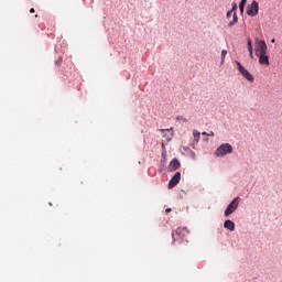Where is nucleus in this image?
<instances>
[{
    "label": "nucleus",
    "instance_id": "nucleus-1",
    "mask_svg": "<svg viewBox=\"0 0 282 282\" xmlns=\"http://www.w3.org/2000/svg\"><path fill=\"white\" fill-rule=\"evenodd\" d=\"M188 228L186 227H178L175 231L172 232L173 241H186V237H188Z\"/></svg>",
    "mask_w": 282,
    "mask_h": 282
},
{
    "label": "nucleus",
    "instance_id": "nucleus-2",
    "mask_svg": "<svg viewBox=\"0 0 282 282\" xmlns=\"http://www.w3.org/2000/svg\"><path fill=\"white\" fill-rule=\"evenodd\" d=\"M228 153H232V145H230V143H223L215 152L217 158H224V155H228Z\"/></svg>",
    "mask_w": 282,
    "mask_h": 282
},
{
    "label": "nucleus",
    "instance_id": "nucleus-3",
    "mask_svg": "<svg viewBox=\"0 0 282 282\" xmlns=\"http://www.w3.org/2000/svg\"><path fill=\"white\" fill-rule=\"evenodd\" d=\"M241 198L236 197L232 199V202L227 206L226 210H225V217H230V215H232V213H235V210L237 208H239V200Z\"/></svg>",
    "mask_w": 282,
    "mask_h": 282
},
{
    "label": "nucleus",
    "instance_id": "nucleus-4",
    "mask_svg": "<svg viewBox=\"0 0 282 282\" xmlns=\"http://www.w3.org/2000/svg\"><path fill=\"white\" fill-rule=\"evenodd\" d=\"M267 52H268V44H265V41L257 40L256 41V56H259L261 54H267Z\"/></svg>",
    "mask_w": 282,
    "mask_h": 282
},
{
    "label": "nucleus",
    "instance_id": "nucleus-5",
    "mask_svg": "<svg viewBox=\"0 0 282 282\" xmlns=\"http://www.w3.org/2000/svg\"><path fill=\"white\" fill-rule=\"evenodd\" d=\"M237 67H238V72H240L241 76H243V78H246L249 83H254V76H252V74H250V72H248V69H246L241 63L237 62Z\"/></svg>",
    "mask_w": 282,
    "mask_h": 282
},
{
    "label": "nucleus",
    "instance_id": "nucleus-6",
    "mask_svg": "<svg viewBox=\"0 0 282 282\" xmlns=\"http://www.w3.org/2000/svg\"><path fill=\"white\" fill-rule=\"evenodd\" d=\"M248 17H257L259 14V2L252 1L247 8Z\"/></svg>",
    "mask_w": 282,
    "mask_h": 282
},
{
    "label": "nucleus",
    "instance_id": "nucleus-7",
    "mask_svg": "<svg viewBox=\"0 0 282 282\" xmlns=\"http://www.w3.org/2000/svg\"><path fill=\"white\" fill-rule=\"evenodd\" d=\"M234 13V18L228 23V28H235L237 25L239 18L237 17V4L236 2H232V9L230 10Z\"/></svg>",
    "mask_w": 282,
    "mask_h": 282
},
{
    "label": "nucleus",
    "instance_id": "nucleus-8",
    "mask_svg": "<svg viewBox=\"0 0 282 282\" xmlns=\"http://www.w3.org/2000/svg\"><path fill=\"white\" fill-rule=\"evenodd\" d=\"M182 180V173L176 172L169 183V188H175Z\"/></svg>",
    "mask_w": 282,
    "mask_h": 282
},
{
    "label": "nucleus",
    "instance_id": "nucleus-9",
    "mask_svg": "<svg viewBox=\"0 0 282 282\" xmlns=\"http://www.w3.org/2000/svg\"><path fill=\"white\" fill-rule=\"evenodd\" d=\"M180 166H182V164L180 163V161H178L177 159H173V160L170 162L169 170H170V171H177V169H180Z\"/></svg>",
    "mask_w": 282,
    "mask_h": 282
},
{
    "label": "nucleus",
    "instance_id": "nucleus-10",
    "mask_svg": "<svg viewBox=\"0 0 282 282\" xmlns=\"http://www.w3.org/2000/svg\"><path fill=\"white\" fill-rule=\"evenodd\" d=\"M259 58L260 65H270V57H268L265 54L257 55Z\"/></svg>",
    "mask_w": 282,
    "mask_h": 282
},
{
    "label": "nucleus",
    "instance_id": "nucleus-11",
    "mask_svg": "<svg viewBox=\"0 0 282 282\" xmlns=\"http://www.w3.org/2000/svg\"><path fill=\"white\" fill-rule=\"evenodd\" d=\"M224 228H226L227 230H230L231 232H234L235 230V223L232 220H226L224 224Z\"/></svg>",
    "mask_w": 282,
    "mask_h": 282
},
{
    "label": "nucleus",
    "instance_id": "nucleus-12",
    "mask_svg": "<svg viewBox=\"0 0 282 282\" xmlns=\"http://www.w3.org/2000/svg\"><path fill=\"white\" fill-rule=\"evenodd\" d=\"M247 43H248L249 56H250V58H252V52H253V48H252V40H248Z\"/></svg>",
    "mask_w": 282,
    "mask_h": 282
},
{
    "label": "nucleus",
    "instance_id": "nucleus-13",
    "mask_svg": "<svg viewBox=\"0 0 282 282\" xmlns=\"http://www.w3.org/2000/svg\"><path fill=\"white\" fill-rule=\"evenodd\" d=\"M193 135H194V140H195L196 142H198V140H199V138H200L199 131L194 130V131H193Z\"/></svg>",
    "mask_w": 282,
    "mask_h": 282
},
{
    "label": "nucleus",
    "instance_id": "nucleus-14",
    "mask_svg": "<svg viewBox=\"0 0 282 282\" xmlns=\"http://www.w3.org/2000/svg\"><path fill=\"white\" fill-rule=\"evenodd\" d=\"M228 55V51L223 50L221 51V63H224L226 61V56Z\"/></svg>",
    "mask_w": 282,
    "mask_h": 282
},
{
    "label": "nucleus",
    "instance_id": "nucleus-15",
    "mask_svg": "<svg viewBox=\"0 0 282 282\" xmlns=\"http://www.w3.org/2000/svg\"><path fill=\"white\" fill-rule=\"evenodd\" d=\"M202 135H209V137H214L215 135V132L210 131L209 133L208 132H202Z\"/></svg>",
    "mask_w": 282,
    "mask_h": 282
},
{
    "label": "nucleus",
    "instance_id": "nucleus-16",
    "mask_svg": "<svg viewBox=\"0 0 282 282\" xmlns=\"http://www.w3.org/2000/svg\"><path fill=\"white\" fill-rule=\"evenodd\" d=\"M230 17H232V19L235 18V13L232 11L227 12V19H230Z\"/></svg>",
    "mask_w": 282,
    "mask_h": 282
},
{
    "label": "nucleus",
    "instance_id": "nucleus-17",
    "mask_svg": "<svg viewBox=\"0 0 282 282\" xmlns=\"http://www.w3.org/2000/svg\"><path fill=\"white\" fill-rule=\"evenodd\" d=\"M246 3H248V0H241L240 3H239V6L246 7Z\"/></svg>",
    "mask_w": 282,
    "mask_h": 282
},
{
    "label": "nucleus",
    "instance_id": "nucleus-18",
    "mask_svg": "<svg viewBox=\"0 0 282 282\" xmlns=\"http://www.w3.org/2000/svg\"><path fill=\"white\" fill-rule=\"evenodd\" d=\"M246 7L239 4V10H240V13L243 14V10H245Z\"/></svg>",
    "mask_w": 282,
    "mask_h": 282
},
{
    "label": "nucleus",
    "instance_id": "nucleus-19",
    "mask_svg": "<svg viewBox=\"0 0 282 282\" xmlns=\"http://www.w3.org/2000/svg\"><path fill=\"white\" fill-rule=\"evenodd\" d=\"M30 12H31V14H34V8H32L31 10H30Z\"/></svg>",
    "mask_w": 282,
    "mask_h": 282
},
{
    "label": "nucleus",
    "instance_id": "nucleus-20",
    "mask_svg": "<svg viewBox=\"0 0 282 282\" xmlns=\"http://www.w3.org/2000/svg\"><path fill=\"white\" fill-rule=\"evenodd\" d=\"M165 213H171V208H166V209H165Z\"/></svg>",
    "mask_w": 282,
    "mask_h": 282
},
{
    "label": "nucleus",
    "instance_id": "nucleus-21",
    "mask_svg": "<svg viewBox=\"0 0 282 282\" xmlns=\"http://www.w3.org/2000/svg\"><path fill=\"white\" fill-rule=\"evenodd\" d=\"M275 41H276V40L272 39V40H271V43H275Z\"/></svg>",
    "mask_w": 282,
    "mask_h": 282
}]
</instances>
